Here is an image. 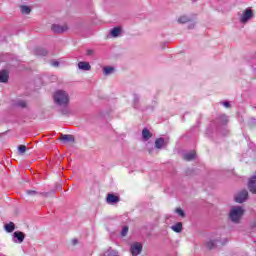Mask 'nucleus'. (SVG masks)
<instances>
[{"mask_svg": "<svg viewBox=\"0 0 256 256\" xmlns=\"http://www.w3.org/2000/svg\"><path fill=\"white\" fill-rule=\"evenodd\" d=\"M56 105L65 106L69 104V94L63 90H58L53 95Z\"/></svg>", "mask_w": 256, "mask_h": 256, "instance_id": "1", "label": "nucleus"}, {"mask_svg": "<svg viewBox=\"0 0 256 256\" xmlns=\"http://www.w3.org/2000/svg\"><path fill=\"white\" fill-rule=\"evenodd\" d=\"M245 214V210L241 206L232 207L229 218L232 223H241V219Z\"/></svg>", "mask_w": 256, "mask_h": 256, "instance_id": "2", "label": "nucleus"}, {"mask_svg": "<svg viewBox=\"0 0 256 256\" xmlns=\"http://www.w3.org/2000/svg\"><path fill=\"white\" fill-rule=\"evenodd\" d=\"M240 23H247L249 19H253V10L252 9H245L242 14L240 15Z\"/></svg>", "mask_w": 256, "mask_h": 256, "instance_id": "3", "label": "nucleus"}, {"mask_svg": "<svg viewBox=\"0 0 256 256\" xmlns=\"http://www.w3.org/2000/svg\"><path fill=\"white\" fill-rule=\"evenodd\" d=\"M248 197H249V192H247V190H242L235 197V201L236 203H245Z\"/></svg>", "mask_w": 256, "mask_h": 256, "instance_id": "4", "label": "nucleus"}, {"mask_svg": "<svg viewBox=\"0 0 256 256\" xmlns=\"http://www.w3.org/2000/svg\"><path fill=\"white\" fill-rule=\"evenodd\" d=\"M51 29L54 33H65L69 31V26H67V24H64V25L54 24L52 25Z\"/></svg>", "mask_w": 256, "mask_h": 256, "instance_id": "5", "label": "nucleus"}, {"mask_svg": "<svg viewBox=\"0 0 256 256\" xmlns=\"http://www.w3.org/2000/svg\"><path fill=\"white\" fill-rule=\"evenodd\" d=\"M143 251V244L134 243L131 245V253L133 256L139 255Z\"/></svg>", "mask_w": 256, "mask_h": 256, "instance_id": "6", "label": "nucleus"}, {"mask_svg": "<svg viewBox=\"0 0 256 256\" xmlns=\"http://www.w3.org/2000/svg\"><path fill=\"white\" fill-rule=\"evenodd\" d=\"M248 189L250 193L256 195V176H252L248 181Z\"/></svg>", "mask_w": 256, "mask_h": 256, "instance_id": "7", "label": "nucleus"}, {"mask_svg": "<svg viewBox=\"0 0 256 256\" xmlns=\"http://www.w3.org/2000/svg\"><path fill=\"white\" fill-rule=\"evenodd\" d=\"M9 81V72L7 70L0 71V83H7Z\"/></svg>", "mask_w": 256, "mask_h": 256, "instance_id": "8", "label": "nucleus"}, {"mask_svg": "<svg viewBox=\"0 0 256 256\" xmlns=\"http://www.w3.org/2000/svg\"><path fill=\"white\" fill-rule=\"evenodd\" d=\"M107 203H119V196L115 194H108L106 198Z\"/></svg>", "mask_w": 256, "mask_h": 256, "instance_id": "9", "label": "nucleus"}, {"mask_svg": "<svg viewBox=\"0 0 256 256\" xmlns=\"http://www.w3.org/2000/svg\"><path fill=\"white\" fill-rule=\"evenodd\" d=\"M78 68L82 71H91V65L89 64V62H79Z\"/></svg>", "mask_w": 256, "mask_h": 256, "instance_id": "10", "label": "nucleus"}, {"mask_svg": "<svg viewBox=\"0 0 256 256\" xmlns=\"http://www.w3.org/2000/svg\"><path fill=\"white\" fill-rule=\"evenodd\" d=\"M142 137L144 141H149V139H151L153 137V134H151V132L149 131V129L144 128L142 130Z\"/></svg>", "mask_w": 256, "mask_h": 256, "instance_id": "11", "label": "nucleus"}, {"mask_svg": "<svg viewBox=\"0 0 256 256\" xmlns=\"http://www.w3.org/2000/svg\"><path fill=\"white\" fill-rule=\"evenodd\" d=\"M14 237L18 240V243H23V241H25V233L21 231L14 232Z\"/></svg>", "mask_w": 256, "mask_h": 256, "instance_id": "12", "label": "nucleus"}, {"mask_svg": "<svg viewBox=\"0 0 256 256\" xmlns=\"http://www.w3.org/2000/svg\"><path fill=\"white\" fill-rule=\"evenodd\" d=\"M171 229L174 233H181V231H183V223L177 222L175 225L171 226Z\"/></svg>", "mask_w": 256, "mask_h": 256, "instance_id": "13", "label": "nucleus"}, {"mask_svg": "<svg viewBox=\"0 0 256 256\" xmlns=\"http://www.w3.org/2000/svg\"><path fill=\"white\" fill-rule=\"evenodd\" d=\"M61 139L67 143H75V137H73V135L63 134Z\"/></svg>", "mask_w": 256, "mask_h": 256, "instance_id": "14", "label": "nucleus"}, {"mask_svg": "<svg viewBox=\"0 0 256 256\" xmlns=\"http://www.w3.org/2000/svg\"><path fill=\"white\" fill-rule=\"evenodd\" d=\"M155 147L156 149H163L165 147V139L164 138H158L155 140Z\"/></svg>", "mask_w": 256, "mask_h": 256, "instance_id": "15", "label": "nucleus"}, {"mask_svg": "<svg viewBox=\"0 0 256 256\" xmlns=\"http://www.w3.org/2000/svg\"><path fill=\"white\" fill-rule=\"evenodd\" d=\"M197 153L195 151L188 152L184 155L185 161H193L195 159Z\"/></svg>", "mask_w": 256, "mask_h": 256, "instance_id": "16", "label": "nucleus"}, {"mask_svg": "<svg viewBox=\"0 0 256 256\" xmlns=\"http://www.w3.org/2000/svg\"><path fill=\"white\" fill-rule=\"evenodd\" d=\"M4 229H5V231H7V233H13V231H15V223L10 222V223L6 224L4 226Z\"/></svg>", "mask_w": 256, "mask_h": 256, "instance_id": "17", "label": "nucleus"}, {"mask_svg": "<svg viewBox=\"0 0 256 256\" xmlns=\"http://www.w3.org/2000/svg\"><path fill=\"white\" fill-rule=\"evenodd\" d=\"M120 33H121L120 27H115L110 31V35H112V37H119Z\"/></svg>", "mask_w": 256, "mask_h": 256, "instance_id": "18", "label": "nucleus"}, {"mask_svg": "<svg viewBox=\"0 0 256 256\" xmlns=\"http://www.w3.org/2000/svg\"><path fill=\"white\" fill-rule=\"evenodd\" d=\"M20 11L23 15H29L31 8H29V6H20Z\"/></svg>", "mask_w": 256, "mask_h": 256, "instance_id": "19", "label": "nucleus"}, {"mask_svg": "<svg viewBox=\"0 0 256 256\" xmlns=\"http://www.w3.org/2000/svg\"><path fill=\"white\" fill-rule=\"evenodd\" d=\"M207 249H215L217 247V241L210 240L206 243Z\"/></svg>", "mask_w": 256, "mask_h": 256, "instance_id": "20", "label": "nucleus"}, {"mask_svg": "<svg viewBox=\"0 0 256 256\" xmlns=\"http://www.w3.org/2000/svg\"><path fill=\"white\" fill-rule=\"evenodd\" d=\"M218 121L219 123H221V125H227V122L229 121L227 119V115H221L219 118H218Z\"/></svg>", "mask_w": 256, "mask_h": 256, "instance_id": "21", "label": "nucleus"}, {"mask_svg": "<svg viewBox=\"0 0 256 256\" xmlns=\"http://www.w3.org/2000/svg\"><path fill=\"white\" fill-rule=\"evenodd\" d=\"M103 71H104V75H111V73L115 71V68L108 66V67H104Z\"/></svg>", "mask_w": 256, "mask_h": 256, "instance_id": "22", "label": "nucleus"}, {"mask_svg": "<svg viewBox=\"0 0 256 256\" xmlns=\"http://www.w3.org/2000/svg\"><path fill=\"white\" fill-rule=\"evenodd\" d=\"M36 55H41L42 57H45V55H47V50L43 48H38L36 49Z\"/></svg>", "mask_w": 256, "mask_h": 256, "instance_id": "23", "label": "nucleus"}, {"mask_svg": "<svg viewBox=\"0 0 256 256\" xmlns=\"http://www.w3.org/2000/svg\"><path fill=\"white\" fill-rule=\"evenodd\" d=\"M18 151H19L20 155H25V152L27 151V146L19 145L18 146Z\"/></svg>", "mask_w": 256, "mask_h": 256, "instance_id": "24", "label": "nucleus"}, {"mask_svg": "<svg viewBox=\"0 0 256 256\" xmlns=\"http://www.w3.org/2000/svg\"><path fill=\"white\" fill-rule=\"evenodd\" d=\"M178 23H189V17L181 16L178 18Z\"/></svg>", "mask_w": 256, "mask_h": 256, "instance_id": "25", "label": "nucleus"}, {"mask_svg": "<svg viewBox=\"0 0 256 256\" xmlns=\"http://www.w3.org/2000/svg\"><path fill=\"white\" fill-rule=\"evenodd\" d=\"M175 213H177V215L180 217H185V211H183L181 208H176Z\"/></svg>", "mask_w": 256, "mask_h": 256, "instance_id": "26", "label": "nucleus"}, {"mask_svg": "<svg viewBox=\"0 0 256 256\" xmlns=\"http://www.w3.org/2000/svg\"><path fill=\"white\" fill-rule=\"evenodd\" d=\"M27 195H29L30 197H33L35 195H39V192L35 191V190H27L26 191Z\"/></svg>", "mask_w": 256, "mask_h": 256, "instance_id": "27", "label": "nucleus"}, {"mask_svg": "<svg viewBox=\"0 0 256 256\" xmlns=\"http://www.w3.org/2000/svg\"><path fill=\"white\" fill-rule=\"evenodd\" d=\"M17 107H21L22 109H25V107H27V102L19 101L17 102Z\"/></svg>", "mask_w": 256, "mask_h": 256, "instance_id": "28", "label": "nucleus"}, {"mask_svg": "<svg viewBox=\"0 0 256 256\" xmlns=\"http://www.w3.org/2000/svg\"><path fill=\"white\" fill-rule=\"evenodd\" d=\"M127 233H129V227L125 226L121 232L122 237H125Z\"/></svg>", "mask_w": 256, "mask_h": 256, "instance_id": "29", "label": "nucleus"}, {"mask_svg": "<svg viewBox=\"0 0 256 256\" xmlns=\"http://www.w3.org/2000/svg\"><path fill=\"white\" fill-rule=\"evenodd\" d=\"M51 65H52V67H59V61L53 60V61L51 62Z\"/></svg>", "mask_w": 256, "mask_h": 256, "instance_id": "30", "label": "nucleus"}, {"mask_svg": "<svg viewBox=\"0 0 256 256\" xmlns=\"http://www.w3.org/2000/svg\"><path fill=\"white\" fill-rule=\"evenodd\" d=\"M86 54L91 56L95 54V51L90 49V50H87Z\"/></svg>", "mask_w": 256, "mask_h": 256, "instance_id": "31", "label": "nucleus"}, {"mask_svg": "<svg viewBox=\"0 0 256 256\" xmlns=\"http://www.w3.org/2000/svg\"><path fill=\"white\" fill-rule=\"evenodd\" d=\"M224 107L229 108V107H231V104L229 102H224Z\"/></svg>", "mask_w": 256, "mask_h": 256, "instance_id": "32", "label": "nucleus"}, {"mask_svg": "<svg viewBox=\"0 0 256 256\" xmlns=\"http://www.w3.org/2000/svg\"><path fill=\"white\" fill-rule=\"evenodd\" d=\"M73 244H74V245H77V240H73Z\"/></svg>", "mask_w": 256, "mask_h": 256, "instance_id": "33", "label": "nucleus"}]
</instances>
